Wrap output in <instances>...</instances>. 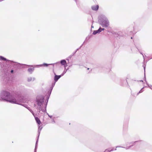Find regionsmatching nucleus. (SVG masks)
I'll list each match as a JSON object with an SVG mask.
<instances>
[{
  "instance_id": "nucleus-19",
  "label": "nucleus",
  "mask_w": 152,
  "mask_h": 152,
  "mask_svg": "<svg viewBox=\"0 0 152 152\" xmlns=\"http://www.w3.org/2000/svg\"><path fill=\"white\" fill-rule=\"evenodd\" d=\"M113 149H112V150H108V151H113Z\"/></svg>"
},
{
  "instance_id": "nucleus-6",
  "label": "nucleus",
  "mask_w": 152,
  "mask_h": 152,
  "mask_svg": "<svg viewBox=\"0 0 152 152\" xmlns=\"http://www.w3.org/2000/svg\"><path fill=\"white\" fill-rule=\"evenodd\" d=\"M55 76L54 78V80L55 82H57L58 79L61 77V75H56L55 74Z\"/></svg>"
},
{
  "instance_id": "nucleus-10",
  "label": "nucleus",
  "mask_w": 152,
  "mask_h": 152,
  "mask_svg": "<svg viewBox=\"0 0 152 152\" xmlns=\"http://www.w3.org/2000/svg\"><path fill=\"white\" fill-rule=\"evenodd\" d=\"M33 113V115H34V116L35 117V120H36L37 122L38 123V119L37 118V117H36V116L33 113Z\"/></svg>"
},
{
  "instance_id": "nucleus-21",
  "label": "nucleus",
  "mask_w": 152,
  "mask_h": 152,
  "mask_svg": "<svg viewBox=\"0 0 152 152\" xmlns=\"http://www.w3.org/2000/svg\"><path fill=\"white\" fill-rule=\"evenodd\" d=\"M38 66H42V65H38Z\"/></svg>"
},
{
  "instance_id": "nucleus-16",
  "label": "nucleus",
  "mask_w": 152,
  "mask_h": 152,
  "mask_svg": "<svg viewBox=\"0 0 152 152\" xmlns=\"http://www.w3.org/2000/svg\"><path fill=\"white\" fill-rule=\"evenodd\" d=\"M40 121L39 120V122H38V123H39V125H40Z\"/></svg>"
},
{
  "instance_id": "nucleus-3",
  "label": "nucleus",
  "mask_w": 152,
  "mask_h": 152,
  "mask_svg": "<svg viewBox=\"0 0 152 152\" xmlns=\"http://www.w3.org/2000/svg\"><path fill=\"white\" fill-rule=\"evenodd\" d=\"M99 22L100 24L103 27H107L109 25V21L106 18H104L102 21H99Z\"/></svg>"
},
{
  "instance_id": "nucleus-7",
  "label": "nucleus",
  "mask_w": 152,
  "mask_h": 152,
  "mask_svg": "<svg viewBox=\"0 0 152 152\" xmlns=\"http://www.w3.org/2000/svg\"><path fill=\"white\" fill-rule=\"evenodd\" d=\"M99 6L98 5L93 6L92 7V9L93 10H97L98 9Z\"/></svg>"
},
{
  "instance_id": "nucleus-2",
  "label": "nucleus",
  "mask_w": 152,
  "mask_h": 152,
  "mask_svg": "<svg viewBox=\"0 0 152 152\" xmlns=\"http://www.w3.org/2000/svg\"><path fill=\"white\" fill-rule=\"evenodd\" d=\"M48 97H45L44 95H40L39 96V110H41L42 112H45Z\"/></svg>"
},
{
  "instance_id": "nucleus-14",
  "label": "nucleus",
  "mask_w": 152,
  "mask_h": 152,
  "mask_svg": "<svg viewBox=\"0 0 152 152\" xmlns=\"http://www.w3.org/2000/svg\"><path fill=\"white\" fill-rule=\"evenodd\" d=\"M142 92V89H141V90L140 91L139 93L137 94H138L139 93H141Z\"/></svg>"
},
{
  "instance_id": "nucleus-9",
  "label": "nucleus",
  "mask_w": 152,
  "mask_h": 152,
  "mask_svg": "<svg viewBox=\"0 0 152 152\" xmlns=\"http://www.w3.org/2000/svg\"><path fill=\"white\" fill-rule=\"evenodd\" d=\"M38 141V139H37V141H36V144L34 152H36L37 149V142Z\"/></svg>"
},
{
  "instance_id": "nucleus-18",
  "label": "nucleus",
  "mask_w": 152,
  "mask_h": 152,
  "mask_svg": "<svg viewBox=\"0 0 152 152\" xmlns=\"http://www.w3.org/2000/svg\"><path fill=\"white\" fill-rule=\"evenodd\" d=\"M131 146H129V148H126V149H128L129 148V147H131Z\"/></svg>"
},
{
  "instance_id": "nucleus-17",
  "label": "nucleus",
  "mask_w": 152,
  "mask_h": 152,
  "mask_svg": "<svg viewBox=\"0 0 152 152\" xmlns=\"http://www.w3.org/2000/svg\"><path fill=\"white\" fill-rule=\"evenodd\" d=\"M44 65H45L46 66H48V64H43Z\"/></svg>"
},
{
  "instance_id": "nucleus-8",
  "label": "nucleus",
  "mask_w": 152,
  "mask_h": 152,
  "mask_svg": "<svg viewBox=\"0 0 152 152\" xmlns=\"http://www.w3.org/2000/svg\"><path fill=\"white\" fill-rule=\"evenodd\" d=\"M34 70V68H29L28 69V71L29 72H32Z\"/></svg>"
},
{
  "instance_id": "nucleus-24",
  "label": "nucleus",
  "mask_w": 152,
  "mask_h": 152,
  "mask_svg": "<svg viewBox=\"0 0 152 152\" xmlns=\"http://www.w3.org/2000/svg\"><path fill=\"white\" fill-rule=\"evenodd\" d=\"M89 69L88 68V69L89 70Z\"/></svg>"
},
{
  "instance_id": "nucleus-4",
  "label": "nucleus",
  "mask_w": 152,
  "mask_h": 152,
  "mask_svg": "<svg viewBox=\"0 0 152 152\" xmlns=\"http://www.w3.org/2000/svg\"><path fill=\"white\" fill-rule=\"evenodd\" d=\"M104 28H101V27H100L98 30L94 31L93 34L94 35H95L97 33H99L101 32L102 31L104 30Z\"/></svg>"
},
{
  "instance_id": "nucleus-11",
  "label": "nucleus",
  "mask_w": 152,
  "mask_h": 152,
  "mask_svg": "<svg viewBox=\"0 0 152 152\" xmlns=\"http://www.w3.org/2000/svg\"><path fill=\"white\" fill-rule=\"evenodd\" d=\"M0 58L2 60H4L5 61H7V60L5 58L2 56L0 57Z\"/></svg>"
},
{
  "instance_id": "nucleus-1",
  "label": "nucleus",
  "mask_w": 152,
  "mask_h": 152,
  "mask_svg": "<svg viewBox=\"0 0 152 152\" xmlns=\"http://www.w3.org/2000/svg\"><path fill=\"white\" fill-rule=\"evenodd\" d=\"M0 96L2 100L11 103L20 104V102L11 96L10 93L6 91H2L1 94Z\"/></svg>"
},
{
  "instance_id": "nucleus-15",
  "label": "nucleus",
  "mask_w": 152,
  "mask_h": 152,
  "mask_svg": "<svg viewBox=\"0 0 152 152\" xmlns=\"http://www.w3.org/2000/svg\"><path fill=\"white\" fill-rule=\"evenodd\" d=\"M66 71H64V72H63V73H64V74H63L62 75H62H64V74L66 72Z\"/></svg>"
},
{
  "instance_id": "nucleus-5",
  "label": "nucleus",
  "mask_w": 152,
  "mask_h": 152,
  "mask_svg": "<svg viewBox=\"0 0 152 152\" xmlns=\"http://www.w3.org/2000/svg\"><path fill=\"white\" fill-rule=\"evenodd\" d=\"M60 63L61 65H64L65 67V69L66 66L65 65L66 64V61L65 60H61L60 61Z\"/></svg>"
},
{
  "instance_id": "nucleus-22",
  "label": "nucleus",
  "mask_w": 152,
  "mask_h": 152,
  "mask_svg": "<svg viewBox=\"0 0 152 152\" xmlns=\"http://www.w3.org/2000/svg\"><path fill=\"white\" fill-rule=\"evenodd\" d=\"M11 72H13V70H12L11 71Z\"/></svg>"
},
{
  "instance_id": "nucleus-12",
  "label": "nucleus",
  "mask_w": 152,
  "mask_h": 152,
  "mask_svg": "<svg viewBox=\"0 0 152 152\" xmlns=\"http://www.w3.org/2000/svg\"><path fill=\"white\" fill-rule=\"evenodd\" d=\"M148 87L151 89L152 90V86H148Z\"/></svg>"
},
{
  "instance_id": "nucleus-13",
  "label": "nucleus",
  "mask_w": 152,
  "mask_h": 152,
  "mask_svg": "<svg viewBox=\"0 0 152 152\" xmlns=\"http://www.w3.org/2000/svg\"><path fill=\"white\" fill-rule=\"evenodd\" d=\"M28 81H31L32 80V78H28Z\"/></svg>"
},
{
  "instance_id": "nucleus-20",
  "label": "nucleus",
  "mask_w": 152,
  "mask_h": 152,
  "mask_svg": "<svg viewBox=\"0 0 152 152\" xmlns=\"http://www.w3.org/2000/svg\"><path fill=\"white\" fill-rule=\"evenodd\" d=\"M48 116H49L50 118H51V117H52V116H50V115H48Z\"/></svg>"
},
{
  "instance_id": "nucleus-23",
  "label": "nucleus",
  "mask_w": 152,
  "mask_h": 152,
  "mask_svg": "<svg viewBox=\"0 0 152 152\" xmlns=\"http://www.w3.org/2000/svg\"><path fill=\"white\" fill-rule=\"evenodd\" d=\"M144 70H145V66H144Z\"/></svg>"
}]
</instances>
